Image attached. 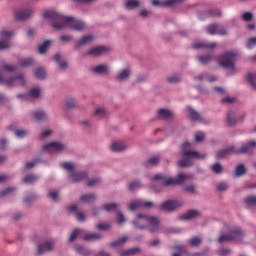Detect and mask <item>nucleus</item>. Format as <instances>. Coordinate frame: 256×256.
<instances>
[{"instance_id":"nucleus-1","label":"nucleus","mask_w":256,"mask_h":256,"mask_svg":"<svg viewBox=\"0 0 256 256\" xmlns=\"http://www.w3.org/2000/svg\"><path fill=\"white\" fill-rule=\"evenodd\" d=\"M44 19H53L54 29H63L64 27H70L75 31H83L85 29V24L81 20H76L71 17H65L57 12L46 11L43 14Z\"/></svg>"},{"instance_id":"nucleus-2","label":"nucleus","mask_w":256,"mask_h":256,"mask_svg":"<svg viewBox=\"0 0 256 256\" xmlns=\"http://www.w3.org/2000/svg\"><path fill=\"white\" fill-rule=\"evenodd\" d=\"M191 149H193V146L189 142H185L182 145L181 153L184 160L178 162L179 167H191V165H193V159H205V154H201L198 151Z\"/></svg>"},{"instance_id":"nucleus-3","label":"nucleus","mask_w":256,"mask_h":256,"mask_svg":"<svg viewBox=\"0 0 256 256\" xmlns=\"http://www.w3.org/2000/svg\"><path fill=\"white\" fill-rule=\"evenodd\" d=\"M133 224L138 229H148L150 233H157L161 226L159 225V218H156L154 216H145L139 214L137 219L133 221Z\"/></svg>"},{"instance_id":"nucleus-4","label":"nucleus","mask_w":256,"mask_h":256,"mask_svg":"<svg viewBox=\"0 0 256 256\" xmlns=\"http://www.w3.org/2000/svg\"><path fill=\"white\" fill-rule=\"evenodd\" d=\"M153 179L154 181H163V185H181L185 183V181H189V179H191V175L180 173L177 178L173 179L167 178V176L163 174H156Z\"/></svg>"},{"instance_id":"nucleus-5","label":"nucleus","mask_w":256,"mask_h":256,"mask_svg":"<svg viewBox=\"0 0 256 256\" xmlns=\"http://www.w3.org/2000/svg\"><path fill=\"white\" fill-rule=\"evenodd\" d=\"M243 239V231L241 228H235L229 230L228 234L220 235L218 241L219 243H225V241H236L239 242Z\"/></svg>"},{"instance_id":"nucleus-6","label":"nucleus","mask_w":256,"mask_h":256,"mask_svg":"<svg viewBox=\"0 0 256 256\" xmlns=\"http://www.w3.org/2000/svg\"><path fill=\"white\" fill-rule=\"evenodd\" d=\"M235 59H237V53L227 52L220 58V65L233 73L235 71Z\"/></svg>"},{"instance_id":"nucleus-7","label":"nucleus","mask_w":256,"mask_h":256,"mask_svg":"<svg viewBox=\"0 0 256 256\" xmlns=\"http://www.w3.org/2000/svg\"><path fill=\"white\" fill-rule=\"evenodd\" d=\"M61 166L63 169H66V171H70V177L74 183H78V181H83L87 179V173L81 172V173H74L73 169H75V165L70 162L62 163Z\"/></svg>"},{"instance_id":"nucleus-8","label":"nucleus","mask_w":256,"mask_h":256,"mask_svg":"<svg viewBox=\"0 0 256 256\" xmlns=\"http://www.w3.org/2000/svg\"><path fill=\"white\" fill-rule=\"evenodd\" d=\"M13 37V32L11 31H2L1 32V40H0V51H3V49H9L11 47V44L9 43V40Z\"/></svg>"},{"instance_id":"nucleus-9","label":"nucleus","mask_w":256,"mask_h":256,"mask_svg":"<svg viewBox=\"0 0 256 256\" xmlns=\"http://www.w3.org/2000/svg\"><path fill=\"white\" fill-rule=\"evenodd\" d=\"M181 205H183V202L179 200H168L160 206V209L163 211H175V209H178Z\"/></svg>"},{"instance_id":"nucleus-10","label":"nucleus","mask_w":256,"mask_h":256,"mask_svg":"<svg viewBox=\"0 0 256 256\" xmlns=\"http://www.w3.org/2000/svg\"><path fill=\"white\" fill-rule=\"evenodd\" d=\"M63 149H65V145L59 142H52L43 147V150L47 151V153H61Z\"/></svg>"},{"instance_id":"nucleus-11","label":"nucleus","mask_w":256,"mask_h":256,"mask_svg":"<svg viewBox=\"0 0 256 256\" xmlns=\"http://www.w3.org/2000/svg\"><path fill=\"white\" fill-rule=\"evenodd\" d=\"M0 83H5L8 87H13V85H25V79L23 76H18L10 80H3V77L0 75Z\"/></svg>"},{"instance_id":"nucleus-12","label":"nucleus","mask_w":256,"mask_h":256,"mask_svg":"<svg viewBox=\"0 0 256 256\" xmlns=\"http://www.w3.org/2000/svg\"><path fill=\"white\" fill-rule=\"evenodd\" d=\"M129 207L131 211H137V209H141L142 207H146L147 209H149V207H153V203L136 200L131 202Z\"/></svg>"},{"instance_id":"nucleus-13","label":"nucleus","mask_w":256,"mask_h":256,"mask_svg":"<svg viewBox=\"0 0 256 256\" xmlns=\"http://www.w3.org/2000/svg\"><path fill=\"white\" fill-rule=\"evenodd\" d=\"M209 35H227V31L224 28H219L217 24H212L207 27Z\"/></svg>"},{"instance_id":"nucleus-14","label":"nucleus","mask_w":256,"mask_h":256,"mask_svg":"<svg viewBox=\"0 0 256 256\" xmlns=\"http://www.w3.org/2000/svg\"><path fill=\"white\" fill-rule=\"evenodd\" d=\"M33 15V11L31 10H17L15 12V17L18 21H23L25 19H29Z\"/></svg>"},{"instance_id":"nucleus-15","label":"nucleus","mask_w":256,"mask_h":256,"mask_svg":"<svg viewBox=\"0 0 256 256\" xmlns=\"http://www.w3.org/2000/svg\"><path fill=\"white\" fill-rule=\"evenodd\" d=\"M107 51H109V48L104 46H98V47L92 48L88 52V55H92L93 57H99V55H103L104 53H107Z\"/></svg>"},{"instance_id":"nucleus-16","label":"nucleus","mask_w":256,"mask_h":256,"mask_svg":"<svg viewBox=\"0 0 256 256\" xmlns=\"http://www.w3.org/2000/svg\"><path fill=\"white\" fill-rule=\"evenodd\" d=\"M193 49H215L217 47V43H205V42H196L193 44Z\"/></svg>"},{"instance_id":"nucleus-17","label":"nucleus","mask_w":256,"mask_h":256,"mask_svg":"<svg viewBox=\"0 0 256 256\" xmlns=\"http://www.w3.org/2000/svg\"><path fill=\"white\" fill-rule=\"evenodd\" d=\"M178 0H165V1H159V0H153L152 5L154 7H172V5H175Z\"/></svg>"},{"instance_id":"nucleus-18","label":"nucleus","mask_w":256,"mask_h":256,"mask_svg":"<svg viewBox=\"0 0 256 256\" xmlns=\"http://www.w3.org/2000/svg\"><path fill=\"white\" fill-rule=\"evenodd\" d=\"M53 249V242H45L43 245L38 246V255H43V253H47V251H51Z\"/></svg>"},{"instance_id":"nucleus-19","label":"nucleus","mask_w":256,"mask_h":256,"mask_svg":"<svg viewBox=\"0 0 256 256\" xmlns=\"http://www.w3.org/2000/svg\"><path fill=\"white\" fill-rule=\"evenodd\" d=\"M92 73H96L97 75H107L109 73V67L106 65H99L92 68Z\"/></svg>"},{"instance_id":"nucleus-20","label":"nucleus","mask_w":256,"mask_h":256,"mask_svg":"<svg viewBox=\"0 0 256 256\" xmlns=\"http://www.w3.org/2000/svg\"><path fill=\"white\" fill-rule=\"evenodd\" d=\"M110 149L111 151H114V153H121V151H125V149H127V146L120 142H114L111 144Z\"/></svg>"},{"instance_id":"nucleus-21","label":"nucleus","mask_w":256,"mask_h":256,"mask_svg":"<svg viewBox=\"0 0 256 256\" xmlns=\"http://www.w3.org/2000/svg\"><path fill=\"white\" fill-rule=\"evenodd\" d=\"M230 153H235V148L230 147L225 150H220L216 153V157L217 159H221L223 157H227V155H229Z\"/></svg>"},{"instance_id":"nucleus-22","label":"nucleus","mask_w":256,"mask_h":256,"mask_svg":"<svg viewBox=\"0 0 256 256\" xmlns=\"http://www.w3.org/2000/svg\"><path fill=\"white\" fill-rule=\"evenodd\" d=\"M158 115L160 119H171V117H173V112L167 109H161L159 110Z\"/></svg>"},{"instance_id":"nucleus-23","label":"nucleus","mask_w":256,"mask_h":256,"mask_svg":"<svg viewBox=\"0 0 256 256\" xmlns=\"http://www.w3.org/2000/svg\"><path fill=\"white\" fill-rule=\"evenodd\" d=\"M187 109H188V113L190 115V119H192V121H199V119H201V115H199V113H197V111H195L193 108H191V106H188Z\"/></svg>"},{"instance_id":"nucleus-24","label":"nucleus","mask_w":256,"mask_h":256,"mask_svg":"<svg viewBox=\"0 0 256 256\" xmlns=\"http://www.w3.org/2000/svg\"><path fill=\"white\" fill-rule=\"evenodd\" d=\"M93 39H94L93 35H86L78 41L77 45L78 47H81V45H87L88 43H91Z\"/></svg>"},{"instance_id":"nucleus-25","label":"nucleus","mask_w":256,"mask_h":256,"mask_svg":"<svg viewBox=\"0 0 256 256\" xmlns=\"http://www.w3.org/2000/svg\"><path fill=\"white\" fill-rule=\"evenodd\" d=\"M254 147H256V142L251 141L247 146H244L240 150H238L237 153H249V151H251V149H253Z\"/></svg>"},{"instance_id":"nucleus-26","label":"nucleus","mask_w":256,"mask_h":256,"mask_svg":"<svg viewBox=\"0 0 256 256\" xmlns=\"http://www.w3.org/2000/svg\"><path fill=\"white\" fill-rule=\"evenodd\" d=\"M199 211L197 210H190L186 215L182 217L184 220H189V219H195V217H198Z\"/></svg>"},{"instance_id":"nucleus-27","label":"nucleus","mask_w":256,"mask_h":256,"mask_svg":"<svg viewBox=\"0 0 256 256\" xmlns=\"http://www.w3.org/2000/svg\"><path fill=\"white\" fill-rule=\"evenodd\" d=\"M129 75H131V71H129V69H124L122 72L118 74L117 79L118 81H125V79L129 77Z\"/></svg>"},{"instance_id":"nucleus-28","label":"nucleus","mask_w":256,"mask_h":256,"mask_svg":"<svg viewBox=\"0 0 256 256\" xmlns=\"http://www.w3.org/2000/svg\"><path fill=\"white\" fill-rule=\"evenodd\" d=\"M84 241H97V239H101V235L90 233L83 237Z\"/></svg>"},{"instance_id":"nucleus-29","label":"nucleus","mask_w":256,"mask_h":256,"mask_svg":"<svg viewBox=\"0 0 256 256\" xmlns=\"http://www.w3.org/2000/svg\"><path fill=\"white\" fill-rule=\"evenodd\" d=\"M247 169L245 168V165L240 164L236 167L235 175L236 177H241V175H245Z\"/></svg>"},{"instance_id":"nucleus-30","label":"nucleus","mask_w":256,"mask_h":256,"mask_svg":"<svg viewBox=\"0 0 256 256\" xmlns=\"http://www.w3.org/2000/svg\"><path fill=\"white\" fill-rule=\"evenodd\" d=\"M34 118L36 121H44V119H47V114L43 111H37L34 113Z\"/></svg>"},{"instance_id":"nucleus-31","label":"nucleus","mask_w":256,"mask_h":256,"mask_svg":"<svg viewBox=\"0 0 256 256\" xmlns=\"http://www.w3.org/2000/svg\"><path fill=\"white\" fill-rule=\"evenodd\" d=\"M80 200L83 203H92V201H95V195L93 194H88V195H83Z\"/></svg>"},{"instance_id":"nucleus-32","label":"nucleus","mask_w":256,"mask_h":256,"mask_svg":"<svg viewBox=\"0 0 256 256\" xmlns=\"http://www.w3.org/2000/svg\"><path fill=\"white\" fill-rule=\"evenodd\" d=\"M35 77H37V79H45V77H47V73H45V70L38 68L35 72H34Z\"/></svg>"},{"instance_id":"nucleus-33","label":"nucleus","mask_w":256,"mask_h":256,"mask_svg":"<svg viewBox=\"0 0 256 256\" xmlns=\"http://www.w3.org/2000/svg\"><path fill=\"white\" fill-rule=\"evenodd\" d=\"M51 45V41L46 40L40 47H39V53L43 55L49 49V46Z\"/></svg>"},{"instance_id":"nucleus-34","label":"nucleus","mask_w":256,"mask_h":256,"mask_svg":"<svg viewBox=\"0 0 256 256\" xmlns=\"http://www.w3.org/2000/svg\"><path fill=\"white\" fill-rule=\"evenodd\" d=\"M29 97H32V99H39V97H41V90H39V88L32 89Z\"/></svg>"},{"instance_id":"nucleus-35","label":"nucleus","mask_w":256,"mask_h":256,"mask_svg":"<svg viewBox=\"0 0 256 256\" xmlns=\"http://www.w3.org/2000/svg\"><path fill=\"white\" fill-rule=\"evenodd\" d=\"M247 81L254 89H256V74H248Z\"/></svg>"},{"instance_id":"nucleus-36","label":"nucleus","mask_w":256,"mask_h":256,"mask_svg":"<svg viewBox=\"0 0 256 256\" xmlns=\"http://www.w3.org/2000/svg\"><path fill=\"white\" fill-rule=\"evenodd\" d=\"M126 9H135V7H139V1L130 0L125 3Z\"/></svg>"},{"instance_id":"nucleus-37","label":"nucleus","mask_w":256,"mask_h":256,"mask_svg":"<svg viewBox=\"0 0 256 256\" xmlns=\"http://www.w3.org/2000/svg\"><path fill=\"white\" fill-rule=\"evenodd\" d=\"M227 123L228 125H235V123H237V119H235V113L233 112L228 113Z\"/></svg>"},{"instance_id":"nucleus-38","label":"nucleus","mask_w":256,"mask_h":256,"mask_svg":"<svg viewBox=\"0 0 256 256\" xmlns=\"http://www.w3.org/2000/svg\"><path fill=\"white\" fill-rule=\"evenodd\" d=\"M246 205L248 207H256V197H253V196L248 197L246 199Z\"/></svg>"},{"instance_id":"nucleus-39","label":"nucleus","mask_w":256,"mask_h":256,"mask_svg":"<svg viewBox=\"0 0 256 256\" xmlns=\"http://www.w3.org/2000/svg\"><path fill=\"white\" fill-rule=\"evenodd\" d=\"M37 179H39V177L34 176V175H30V176H26L23 181L24 183H35V181H37Z\"/></svg>"},{"instance_id":"nucleus-40","label":"nucleus","mask_w":256,"mask_h":256,"mask_svg":"<svg viewBox=\"0 0 256 256\" xmlns=\"http://www.w3.org/2000/svg\"><path fill=\"white\" fill-rule=\"evenodd\" d=\"M203 139H205V133H203V132H196L195 133L196 143H201V141H203Z\"/></svg>"},{"instance_id":"nucleus-41","label":"nucleus","mask_w":256,"mask_h":256,"mask_svg":"<svg viewBox=\"0 0 256 256\" xmlns=\"http://www.w3.org/2000/svg\"><path fill=\"white\" fill-rule=\"evenodd\" d=\"M97 228H98L100 231H109V229H111V224L100 223V224H98Z\"/></svg>"},{"instance_id":"nucleus-42","label":"nucleus","mask_w":256,"mask_h":256,"mask_svg":"<svg viewBox=\"0 0 256 256\" xmlns=\"http://www.w3.org/2000/svg\"><path fill=\"white\" fill-rule=\"evenodd\" d=\"M103 209H105V211H117V204H105Z\"/></svg>"},{"instance_id":"nucleus-43","label":"nucleus","mask_w":256,"mask_h":256,"mask_svg":"<svg viewBox=\"0 0 256 256\" xmlns=\"http://www.w3.org/2000/svg\"><path fill=\"white\" fill-rule=\"evenodd\" d=\"M33 64V59L25 58L21 61V67H29V65Z\"/></svg>"},{"instance_id":"nucleus-44","label":"nucleus","mask_w":256,"mask_h":256,"mask_svg":"<svg viewBox=\"0 0 256 256\" xmlns=\"http://www.w3.org/2000/svg\"><path fill=\"white\" fill-rule=\"evenodd\" d=\"M168 81H169V83H179V81H181V76L172 75V76L168 77Z\"/></svg>"},{"instance_id":"nucleus-45","label":"nucleus","mask_w":256,"mask_h":256,"mask_svg":"<svg viewBox=\"0 0 256 256\" xmlns=\"http://www.w3.org/2000/svg\"><path fill=\"white\" fill-rule=\"evenodd\" d=\"M123 243H127V236H123L120 240L116 242H112V247H117V245H123Z\"/></svg>"},{"instance_id":"nucleus-46","label":"nucleus","mask_w":256,"mask_h":256,"mask_svg":"<svg viewBox=\"0 0 256 256\" xmlns=\"http://www.w3.org/2000/svg\"><path fill=\"white\" fill-rule=\"evenodd\" d=\"M80 233H81V230L75 229V230L72 232V234H71V236H70V238H69L70 243L73 242L74 240H76V239H77V235H79Z\"/></svg>"},{"instance_id":"nucleus-47","label":"nucleus","mask_w":256,"mask_h":256,"mask_svg":"<svg viewBox=\"0 0 256 256\" xmlns=\"http://www.w3.org/2000/svg\"><path fill=\"white\" fill-rule=\"evenodd\" d=\"M101 183V179L95 178L88 182V187H96V185H99Z\"/></svg>"},{"instance_id":"nucleus-48","label":"nucleus","mask_w":256,"mask_h":256,"mask_svg":"<svg viewBox=\"0 0 256 256\" xmlns=\"http://www.w3.org/2000/svg\"><path fill=\"white\" fill-rule=\"evenodd\" d=\"M95 115L97 117H105V108H102V107L96 108Z\"/></svg>"},{"instance_id":"nucleus-49","label":"nucleus","mask_w":256,"mask_h":256,"mask_svg":"<svg viewBox=\"0 0 256 256\" xmlns=\"http://www.w3.org/2000/svg\"><path fill=\"white\" fill-rule=\"evenodd\" d=\"M139 187H141V183H139L137 181H134L129 184L130 191H135V189H139Z\"/></svg>"},{"instance_id":"nucleus-50","label":"nucleus","mask_w":256,"mask_h":256,"mask_svg":"<svg viewBox=\"0 0 256 256\" xmlns=\"http://www.w3.org/2000/svg\"><path fill=\"white\" fill-rule=\"evenodd\" d=\"M138 251H139V248H132L123 252V255L124 256L135 255V253H138Z\"/></svg>"},{"instance_id":"nucleus-51","label":"nucleus","mask_w":256,"mask_h":256,"mask_svg":"<svg viewBox=\"0 0 256 256\" xmlns=\"http://www.w3.org/2000/svg\"><path fill=\"white\" fill-rule=\"evenodd\" d=\"M190 245H192V247H197V245H201V240L198 237H194L190 240Z\"/></svg>"},{"instance_id":"nucleus-52","label":"nucleus","mask_w":256,"mask_h":256,"mask_svg":"<svg viewBox=\"0 0 256 256\" xmlns=\"http://www.w3.org/2000/svg\"><path fill=\"white\" fill-rule=\"evenodd\" d=\"M228 188H229V185H227V183L225 182H221L217 186L218 191H227Z\"/></svg>"},{"instance_id":"nucleus-53","label":"nucleus","mask_w":256,"mask_h":256,"mask_svg":"<svg viewBox=\"0 0 256 256\" xmlns=\"http://www.w3.org/2000/svg\"><path fill=\"white\" fill-rule=\"evenodd\" d=\"M159 163V156H153L148 160V165H157Z\"/></svg>"},{"instance_id":"nucleus-54","label":"nucleus","mask_w":256,"mask_h":256,"mask_svg":"<svg viewBox=\"0 0 256 256\" xmlns=\"http://www.w3.org/2000/svg\"><path fill=\"white\" fill-rule=\"evenodd\" d=\"M198 61H200V63H209L211 56H199Z\"/></svg>"},{"instance_id":"nucleus-55","label":"nucleus","mask_w":256,"mask_h":256,"mask_svg":"<svg viewBox=\"0 0 256 256\" xmlns=\"http://www.w3.org/2000/svg\"><path fill=\"white\" fill-rule=\"evenodd\" d=\"M15 135H16V137L21 139V138L25 137V135H27V131H25V130H16Z\"/></svg>"},{"instance_id":"nucleus-56","label":"nucleus","mask_w":256,"mask_h":256,"mask_svg":"<svg viewBox=\"0 0 256 256\" xmlns=\"http://www.w3.org/2000/svg\"><path fill=\"white\" fill-rule=\"evenodd\" d=\"M212 171H214V173H221V171H223V168L221 167V164H214L212 166Z\"/></svg>"},{"instance_id":"nucleus-57","label":"nucleus","mask_w":256,"mask_h":256,"mask_svg":"<svg viewBox=\"0 0 256 256\" xmlns=\"http://www.w3.org/2000/svg\"><path fill=\"white\" fill-rule=\"evenodd\" d=\"M242 19L243 21H251V19H253V14L246 12L242 15Z\"/></svg>"},{"instance_id":"nucleus-58","label":"nucleus","mask_w":256,"mask_h":256,"mask_svg":"<svg viewBox=\"0 0 256 256\" xmlns=\"http://www.w3.org/2000/svg\"><path fill=\"white\" fill-rule=\"evenodd\" d=\"M49 197L50 199H52L53 201H57V199L59 198V192L57 191H51L49 193Z\"/></svg>"},{"instance_id":"nucleus-59","label":"nucleus","mask_w":256,"mask_h":256,"mask_svg":"<svg viewBox=\"0 0 256 256\" xmlns=\"http://www.w3.org/2000/svg\"><path fill=\"white\" fill-rule=\"evenodd\" d=\"M253 45H256V37L250 38L247 43V48L252 49Z\"/></svg>"},{"instance_id":"nucleus-60","label":"nucleus","mask_w":256,"mask_h":256,"mask_svg":"<svg viewBox=\"0 0 256 256\" xmlns=\"http://www.w3.org/2000/svg\"><path fill=\"white\" fill-rule=\"evenodd\" d=\"M174 249L178 251V253H174L173 256H181L183 255V248L181 246H175Z\"/></svg>"},{"instance_id":"nucleus-61","label":"nucleus","mask_w":256,"mask_h":256,"mask_svg":"<svg viewBox=\"0 0 256 256\" xmlns=\"http://www.w3.org/2000/svg\"><path fill=\"white\" fill-rule=\"evenodd\" d=\"M185 191H187V193L193 194V193H195V186L189 185V186H187V187L185 188Z\"/></svg>"},{"instance_id":"nucleus-62","label":"nucleus","mask_w":256,"mask_h":256,"mask_svg":"<svg viewBox=\"0 0 256 256\" xmlns=\"http://www.w3.org/2000/svg\"><path fill=\"white\" fill-rule=\"evenodd\" d=\"M118 223L121 225V223H125V216L121 213H118Z\"/></svg>"},{"instance_id":"nucleus-63","label":"nucleus","mask_w":256,"mask_h":256,"mask_svg":"<svg viewBox=\"0 0 256 256\" xmlns=\"http://www.w3.org/2000/svg\"><path fill=\"white\" fill-rule=\"evenodd\" d=\"M68 108L75 107V100L70 99L66 102Z\"/></svg>"},{"instance_id":"nucleus-64","label":"nucleus","mask_w":256,"mask_h":256,"mask_svg":"<svg viewBox=\"0 0 256 256\" xmlns=\"http://www.w3.org/2000/svg\"><path fill=\"white\" fill-rule=\"evenodd\" d=\"M76 217L79 221H85V214L83 213H77Z\"/></svg>"}]
</instances>
